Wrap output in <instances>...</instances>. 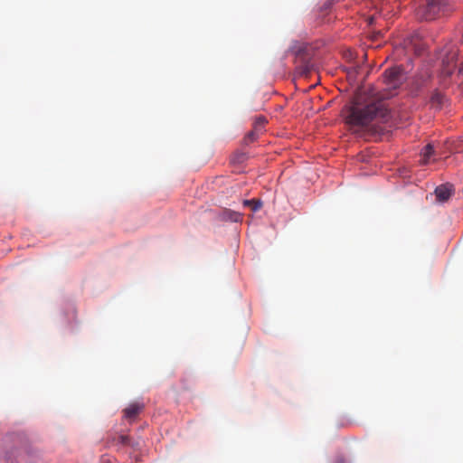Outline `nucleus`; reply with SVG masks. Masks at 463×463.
Listing matches in <instances>:
<instances>
[{
	"label": "nucleus",
	"instance_id": "9b49d317",
	"mask_svg": "<svg viewBox=\"0 0 463 463\" xmlns=\"http://www.w3.org/2000/svg\"><path fill=\"white\" fill-rule=\"evenodd\" d=\"M243 206L250 207L252 212H257L262 207V202L259 199L244 200Z\"/></svg>",
	"mask_w": 463,
	"mask_h": 463
},
{
	"label": "nucleus",
	"instance_id": "ddd939ff",
	"mask_svg": "<svg viewBox=\"0 0 463 463\" xmlns=\"http://www.w3.org/2000/svg\"><path fill=\"white\" fill-rule=\"evenodd\" d=\"M298 70L301 75L307 76L312 71V65L310 63H305L298 67Z\"/></svg>",
	"mask_w": 463,
	"mask_h": 463
},
{
	"label": "nucleus",
	"instance_id": "0eeeda50",
	"mask_svg": "<svg viewBox=\"0 0 463 463\" xmlns=\"http://www.w3.org/2000/svg\"><path fill=\"white\" fill-rule=\"evenodd\" d=\"M109 442L114 446H129L132 448H137L139 445L138 442L132 441L130 437L128 435H119L118 437H113L112 439Z\"/></svg>",
	"mask_w": 463,
	"mask_h": 463
},
{
	"label": "nucleus",
	"instance_id": "39448f33",
	"mask_svg": "<svg viewBox=\"0 0 463 463\" xmlns=\"http://www.w3.org/2000/svg\"><path fill=\"white\" fill-rule=\"evenodd\" d=\"M434 193L439 203H445L452 196L454 190L451 184H445L436 187Z\"/></svg>",
	"mask_w": 463,
	"mask_h": 463
},
{
	"label": "nucleus",
	"instance_id": "6e6552de",
	"mask_svg": "<svg viewBox=\"0 0 463 463\" xmlns=\"http://www.w3.org/2000/svg\"><path fill=\"white\" fill-rule=\"evenodd\" d=\"M221 219L222 221L240 222L242 221V214L230 209H224L221 213Z\"/></svg>",
	"mask_w": 463,
	"mask_h": 463
},
{
	"label": "nucleus",
	"instance_id": "f03ea898",
	"mask_svg": "<svg viewBox=\"0 0 463 463\" xmlns=\"http://www.w3.org/2000/svg\"><path fill=\"white\" fill-rule=\"evenodd\" d=\"M449 11V0H428L427 4L418 9V16L431 21Z\"/></svg>",
	"mask_w": 463,
	"mask_h": 463
},
{
	"label": "nucleus",
	"instance_id": "9d476101",
	"mask_svg": "<svg viewBox=\"0 0 463 463\" xmlns=\"http://www.w3.org/2000/svg\"><path fill=\"white\" fill-rule=\"evenodd\" d=\"M434 154V147L431 144L425 146L421 151L420 163L426 165L430 162L431 156Z\"/></svg>",
	"mask_w": 463,
	"mask_h": 463
},
{
	"label": "nucleus",
	"instance_id": "20e7f679",
	"mask_svg": "<svg viewBox=\"0 0 463 463\" xmlns=\"http://www.w3.org/2000/svg\"><path fill=\"white\" fill-rule=\"evenodd\" d=\"M458 52L456 46H449L445 50L442 57V72L446 75H451L456 68V61L458 60Z\"/></svg>",
	"mask_w": 463,
	"mask_h": 463
},
{
	"label": "nucleus",
	"instance_id": "f257e3e1",
	"mask_svg": "<svg viewBox=\"0 0 463 463\" xmlns=\"http://www.w3.org/2000/svg\"><path fill=\"white\" fill-rule=\"evenodd\" d=\"M405 80L403 70L393 67L383 74L384 93L376 97L373 91L368 95L358 94L353 105L347 109L346 123L353 128H365L371 137L383 134L391 118L390 111L383 100L393 96V90L400 88Z\"/></svg>",
	"mask_w": 463,
	"mask_h": 463
},
{
	"label": "nucleus",
	"instance_id": "f8f14e48",
	"mask_svg": "<svg viewBox=\"0 0 463 463\" xmlns=\"http://www.w3.org/2000/svg\"><path fill=\"white\" fill-rule=\"evenodd\" d=\"M259 130L258 129H255L253 128V130L250 131L243 138V143L245 145H250V143L254 142L255 140H257V138L259 137Z\"/></svg>",
	"mask_w": 463,
	"mask_h": 463
},
{
	"label": "nucleus",
	"instance_id": "7ed1b4c3",
	"mask_svg": "<svg viewBox=\"0 0 463 463\" xmlns=\"http://www.w3.org/2000/svg\"><path fill=\"white\" fill-rule=\"evenodd\" d=\"M21 442L22 435L18 433H11L4 437L1 457L5 463H15Z\"/></svg>",
	"mask_w": 463,
	"mask_h": 463
},
{
	"label": "nucleus",
	"instance_id": "423d86ee",
	"mask_svg": "<svg viewBox=\"0 0 463 463\" xmlns=\"http://www.w3.org/2000/svg\"><path fill=\"white\" fill-rule=\"evenodd\" d=\"M144 404L134 402L129 404L127 408L123 410V417L128 421H134L138 414L143 411Z\"/></svg>",
	"mask_w": 463,
	"mask_h": 463
},
{
	"label": "nucleus",
	"instance_id": "dca6fc26",
	"mask_svg": "<svg viewBox=\"0 0 463 463\" xmlns=\"http://www.w3.org/2000/svg\"><path fill=\"white\" fill-rule=\"evenodd\" d=\"M458 75L463 80V62L461 63V66L458 69Z\"/></svg>",
	"mask_w": 463,
	"mask_h": 463
},
{
	"label": "nucleus",
	"instance_id": "1a4fd4ad",
	"mask_svg": "<svg viewBox=\"0 0 463 463\" xmlns=\"http://www.w3.org/2000/svg\"><path fill=\"white\" fill-rule=\"evenodd\" d=\"M444 100H445L444 95L438 90L433 91V93L431 94L430 99V102L431 106L435 109H440L444 103Z\"/></svg>",
	"mask_w": 463,
	"mask_h": 463
},
{
	"label": "nucleus",
	"instance_id": "2eb2a0df",
	"mask_svg": "<svg viewBox=\"0 0 463 463\" xmlns=\"http://www.w3.org/2000/svg\"><path fill=\"white\" fill-rule=\"evenodd\" d=\"M266 122H267V120L264 117H258L254 121L253 128L260 131V128L265 125Z\"/></svg>",
	"mask_w": 463,
	"mask_h": 463
},
{
	"label": "nucleus",
	"instance_id": "4468645a",
	"mask_svg": "<svg viewBox=\"0 0 463 463\" xmlns=\"http://www.w3.org/2000/svg\"><path fill=\"white\" fill-rule=\"evenodd\" d=\"M246 159H247V155L243 152H240V153L235 154L232 160L233 163L241 164Z\"/></svg>",
	"mask_w": 463,
	"mask_h": 463
}]
</instances>
